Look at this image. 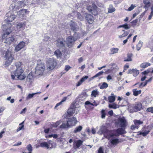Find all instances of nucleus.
<instances>
[{"instance_id":"c756f323","label":"nucleus","mask_w":153,"mask_h":153,"mask_svg":"<svg viewBox=\"0 0 153 153\" xmlns=\"http://www.w3.org/2000/svg\"><path fill=\"white\" fill-rule=\"evenodd\" d=\"M132 55L133 54L132 53H128L127 54V58L124 60V61L129 62L130 61H131V57L132 56Z\"/></svg>"},{"instance_id":"5701e85b","label":"nucleus","mask_w":153,"mask_h":153,"mask_svg":"<svg viewBox=\"0 0 153 153\" xmlns=\"http://www.w3.org/2000/svg\"><path fill=\"white\" fill-rule=\"evenodd\" d=\"M26 25V22H19L18 23L16 26V28L17 29L16 30H18L21 28H22L23 29H25Z\"/></svg>"},{"instance_id":"2f4dec72","label":"nucleus","mask_w":153,"mask_h":153,"mask_svg":"<svg viewBox=\"0 0 153 153\" xmlns=\"http://www.w3.org/2000/svg\"><path fill=\"white\" fill-rule=\"evenodd\" d=\"M75 110L73 108H70L67 111V113L68 114L71 116L74 113Z\"/></svg>"},{"instance_id":"b1692460","label":"nucleus","mask_w":153,"mask_h":153,"mask_svg":"<svg viewBox=\"0 0 153 153\" xmlns=\"http://www.w3.org/2000/svg\"><path fill=\"white\" fill-rule=\"evenodd\" d=\"M152 79V78L151 77L150 79H149L148 80H146L145 81V83H144V85L143 84V82H141L140 84L139 83V82H137V83H135L134 84V85H137L139 84V88H140L142 87H144L146 85L147 83L148 82H150Z\"/></svg>"},{"instance_id":"f8f14e48","label":"nucleus","mask_w":153,"mask_h":153,"mask_svg":"<svg viewBox=\"0 0 153 153\" xmlns=\"http://www.w3.org/2000/svg\"><path fill=\"white\" fill-rule=\"evenodd\" d=\"M34 81V76L33 73L30 72L27 77L26 83L27 86H30L32 85Z\"/></svg>"},{"instance_id":"dca6fc26","label":"nucleus","mask_w":153,"mask_h":153,"mask_svg":"<svg viewBox=\"0 0 153 153\" xmlns=\"http://www.w3.org/2000/svg\"><path fill=\"white\" fill-rule=\"evenodd\" d=\"M65 40L64 39L60 38L56 40V45L57 47L60 48L65 46Z\"/></svg>"},{"instance_id":"393cba45","label":"nucleus","mask_w":153,"mask_h":153,"mask_svg":"<svg viewBox=\"0 0 153 153\" xmlns=\"http://www.w3.org/2000/svg\"><path fill=\"white\" fill-rule=\"evenodd\" d=\"M120 127H123L126 126V121L124 117L120 118L118 119Z\"/></svg>"},{"instance_id":"13d9d810","label":"nucleus","mask_w":153,"mask_h":153,"mask_svg":"<svg viewBox=\"0 0 153 153\" xmlns=\"http://www.w3.org/2000/svg\"><path fill=\"white\" fill-rule=\"evenodd\" d=\"M151 70V69H148L147 70H146V71H143L142 73L144 74V75H146L148 74L149 72H150Z\"/></svg>"},{"instance_id":"3c124183","label":"nucleus","mask_w":153,"mask_h":153,"mask_svg":"<svg viewBox=\"0 0 153 153\" xmlns=\"http://www.w3.org/2000/svg\"><path fill=\"white\" fill-rule=\"evenodd\" d=\"M36 94L33 93L32 94H29L26 97L27 100H28L29 99L32 98L33 96Z\"/></svg>"},{"instance_id":"338daca9","label":"nucleus","mask_w":153,"mask_h":153,"mask_svg":"<svg viewBox=\"0 0 153 153\" xmlns=\"http://www.w3.org/2000/svg\"><path fill=\"white\" fill-rule=\"evenodd\" d=\"M85 104L86 105H93V103L90 102L89 101H86V102H85Z\"/></svg>"},{"instance_id":"72a5a7b5","label":"nucleus","mask_w":153,"mask_h":153,"mask_svg":"<svg viewBox=\"0 0 153 153\" xmlns=\"http://www.w3.org/2000/svg\"><path fill=\"white\" fill-rule=\"evenodd\" d=\"M150 65L151 64L149 62H144L140 65V67L141 68H144L150 66Z\"/></svg>"},{"instance_id":"4be33fe9","label":"nucleus","mask_w":153,"mask_h":153,"mask_svg":"<svg viewBox=\"0 0 153 153\" xmlns=\"http://www.w3.org/2000/svg\"><path fill=\"white\" fill-rule=\"evenodd\" d=\"M100 131L102 133L104 134V136L105 138L107 135H108L111 134L108 133L109 131H107L106 127L104 126H102L101 127Z\"/></svg>"},{"instance_id":"a878e982","label":"nucleus","mask_w":153,"mask_h":153,"mask_svg":"<svg viewBox=\"0 0 153 153\" xmlns=\"http://www.w3.org/2000/svg\"><path fill=\"white\" fill-rule=\"evenodd\" d=\"M128 73L132 74L133 76L136 77L139 74V71L137 69H133L131 70H129Z\"/></svg>"},{"instance_id":"5fc2aeb1","label":"nucleus","mask_w":153,"mask_h":153,"mask_svg":"<svg viewBox=\"0 0 153 153\" xmlns=\"http://www.w3.org/2000/svg\"><path fill=\"white\" fill-rule=\"evenodd\" d=\"M27 149L29 152H31L32 151V147L30 144L27 145Z\"/></svg>"},{"instance_id":"69168bd1","label":"nucleus","mask_w":153,"mask_h":153,"mask_svg":"<svg viewBox=\"0 0 153 153\" xmlns=\"http://www.w3.org/2000/svg\"><path fill=\"white\" fill-rule=\"evenodd\" d=\"M67 99V97H64L61 101V102L62 103L63 102L66 101Z\"/></svg>"},{"instance_id":"6e6d98bb","label":"nucleus","mask_w":153,"mask_h":153,"mask_svg":"<svg viewBox=\"0 0 153 153\" xmlns=\"http://www.w3.org/2000/svg\"><path fill=\"white\" fill-rule=\"evenodd\" d=\"M138 22L137 19H135L134 21H133L131 23H132V25L133 27H134L136 25L137 23Z\"/></svg>"},{"instance_id":"0eeeda50","label":"nucleus","mask_w":153,"mask_h":153,"mask_svg":"<svg viewBox=\"0 0 153 153\" xmlns=\"http://www.w3.org/2000/svg\"><path fill=\"white\" fill-rule=\"evenodd\" d=\"M116 137L114 134L111 133L107 135L106 138L110 140V141L112 145H116L120 142L119 139L116 138Z\"/></svg>"},{"instance_id":"a19ab883","label":"nucleus","mask_w":153,"mask_h":153,"mask_svg":"<svg viewBox=\"0 0 153 153\" xmlns=\"http://www.w3.org/2000/svg\"><path fill=\"white\" fill-rule=\"evenodd\" d=\"M120 27H123L126 29H128L130 28V27L128 26V24H126L122 25H120L118 27V28Z\"/></svg>"},{"instance_id":"412c9836","label":"nucleus","mask_w":153,"mask_h":153,"mask_svg":"<svg viewBox=\"0 0 153 153\" xmlns=\"http://www.w3.org/2000/svg\"><path fill=\"white\" fill-rule=\"evenodd\" d=\"M25 42L23 41L21 42L17 45H16L15 49L16 52L19 51L21 49L23 48L25 46Z\"/></svg>"},{"instance_id":"4d7b16f0","label":"nucleus","mask_w":153,"mask_h":153,"mask_svg":"<svg viewBox=\"0 0 153 153\" xmlns=\"http://www.w3.org/2000/svg\"><path fill=\"white\" fill-rule=\"evenodd\" d=\"M98 153H104L103 148L102 147H100L98 150Z\"/></svg>"},{"instance_id":"a211bd4d","label":"nucleus","mask_w":153,"mask_h":153,"mask_svg":"<svg viewBox=\"0 0 153 153\" xmlns=\"http://www.w3.org/2000/svg\"><path fill=\"white\" fill-rule=\"evenodd\" d=\"M126 133L125 130L123 128H121L114 130V132L113 133L116 136H119L120 134H125Z\"/></svg>"},{"instance_id":"c85d7f7f","label":"nucleus","mask_w":153,"mask_h":153,"mask_svg":"<svg viewBox=\"0 0 153 153\" xmlns=\"http://www.w3.org/2000/svg\"><path fill=\"white\" fill-rule=\"evenodd\" d=\"M82 129V127L81 126H79L76 127L73 131V132L74 133L76 134L78 132H80Z\"/></svg>"},{"instance_id":"bf43d9fd","label":"nucleus","mask_w":153,"mask_h":153,"mask_svg":"<svg viewBox=\"0 0 153 153\" xmlns=\"http://www.w3.org/2000/svg\"><path fill=\"white\" fill-rule=\"evenodd\" d=\"M71 68V67L69 65H66L65 67L64 70L66 72H67L69 71Z\"/></svg>"},{"instance_id":"e2e57ef3","label":"nucleus","mask_w":153,"mask_h":153,"mask_svg":"<svg viewBox=\"0 0 153 153\" xmlns=\"http://www.w3.org/2000/svg\"><path fill=\"white\" fill-rule=\"evenodd\" d=\"M137 127L135 125H133L131 126V129L132 130H134L135 129H138Z\"/></svg>"},{"instance_id":"f704fd0d","label":"nucleus","mask_w":153,"mask_h":153,"mask_svg":"<svg viewBox=\"0 0 153 153\" xmlns=\"http://www.w3.org/2000/svg\"><path fill=\"white\" fill-rule=\"evenodd\" d=\"M108 107L110 108H112L114 109L118 108L119 107V105L115 103L109 104Z\"/></svg>"},{"instance_id":"58836bf2","label":"nucleus","mask_w":153,"mask_h":153,"mask_svg":"<svg viewBox=\"0 0 153 153\" xmlns=\"http://www.w3.org/2000/svg\"><path fill=\"white\" fill-rule=\"evenodd\" d=\"M59 127L60 128L65 129V128H68L70 127L69 126H68V122H67V123L66 124H65V123H62V124L61 125L59 126Z\"/></svg>"},{"instance_id":"774afa93","label":"nucleus","mask_w":153,"mask_h":153,"mask_svg":"<svg viewBox=\"0 0 153 153\" xmlns=\"http://www.w3.org/2000/svg\"><path fill=\"white\" fill-rule=\"evenodd\" d=\"M82 83V82L81 81V80H80L77 83L76 86L77 87L79 86H80Z\"/></svg>"},{"instance_id":"864d4df0","label":"nucleus","mask_w":153,"mask_h":153,"mask_svg":"<svg viewBox=\"0 0 153 153\" xmlns=\"http://www.w3.org/2000/svg\"><path fill=\"white\" fill-rule=\"evenodd\" d=\"M105 111L104 110H102L101 111V118L102 119H104L105 117Z\"/></svg>"},{"instance_id":"f03ea898","label":"nucleus","mask_w":153,"mask_h":153,"mask_svg":"<svg viewBox=\"0 0 153 153\" xmlns=\"http://www.w3.org/2000/svg\"><path fill=\"white\" fill-rule=\"evenodd\" d=\"M13 30V27H10L9 28L7 29L6 33L3 34L2 38L3 39H5L4 43L8 44H10L14 41L16 40L14 36L10 34Z\"/></svg>"},{"instance_id":"39448f33","label":"nucleus","mask_w":153,"mask_h":153,"mask_svg":"<svg viewBox=\"0 0 153 153\" xmlns=\"http://www.w3.org/2000/svg\"><path fill=\"white\" fill-rule=\"evenodd\" d=\"M57 63L55 59L54 58H50L46 61L47 68L48 71H51L56 67Z\"/></svg>"},{"instance_id":"6ab92c4d","label":"nucleus","mask_w":153,"mask_h":153,"mask_svg":"<svg viewBox=\"0 0 153 153\" xmlns=\"http://www.w3.org/2000/svg\"><path fill=\"white\" fill-rule=\"evenodd\" d=\"M85 18L88 24H91L93 22L94 18L92 15L88 13H86Z\"/></svg>"},{"instance_id":"79ce46f5","label":"nucleus","mask_w":153,"mask_h":153,"mask_svg":"<svg viewBox=\"0 0 153 153\" xmlns=\"http://www.w3.org/2000/svg\"><path fill=\"white\" fill-rule=\"evenodd\" d=\"M143 45V42L140 41H139V42L137 45V49L138 51L140 50L141 48L142 47Z\"/></svg>"},{"instance_id":"680f3d73","label":"nucleus","mask_w":153,"mask_h":153,"mask_svg":"<svg viewBox=\"0 0 153 153\" xmlns=\"http://www.w3.org/2000/svg\"><path fill=\"white\" fill-rule=\"evenodd\" d=\"M135 6L133 4H131L130 7H129L128 10L129 11L132 10L135 7Z\"/></svg>"},{"instance_id":"473e14b6","label":"nucleus","mask_w":153,"mask_h":153,"mask_svg":"<svg viewBox=\"0 0 153 153\" xmlns=\"http://www.w3.org/2000/svg\"><path fill=\"white\" fill-rule=\"evenodd\" d=\"M60 121H57L55 123H52L51 124V126L53 127L57 128L61 123Z\"/></svg>"},{"instance_id":"9d476101","label":"nucleus","mask_w":153,"mask_h":153,"mask_svg":"<svg viewBox=\"0 0 153 153\" xmlns=\"http://www.w3.org/2000/svg\"><path fill=\"white\" fill-rule=\"evenodd\" d=\"M16 17V15L12 12H9L6 14L5 21L7 22H12L14 20Z\"/></svg>"},{"instance_id":"ddd939ff","label":"nucleus","mask_w":153,"mask_h":153,"mask_svg":"<svg viewBox=\"0 0 153 153\" xmlns=\"http://www.w3.org/2000/svg\"><path fill=\"white\" fill-rule=\"evenodd\" d=\"M53 142L51 140H49L48 142H42L40 143V146L45 148L47 149L53 147Z\"/></svg>"},{"instance_id":"bb28decb","label":"nucleus","mask_w":153,"mask_h":153,"mask_svg":"<svg viewBox=\"0 0 153 153\" xmlns=\"http://www.w3.org/2000/svg\"><path fill=\"white\" fill-rule=\"evenodd\" d=\"M119 49L118 48H112L110 49V54L111 55L117 53L118 52Z\"/></svg>"},{"instance_id":"aec40b11","label":"nucleus","mask_w":153,"mask_h":153,"mask_svg":"<svg viewBox=\"0 0 153 153\" xmlns=\"http://www.w3.org/2000/svg\"><path fill=\"white\" fill-rule=\"evenodd\" d=\"M83 141L79 140H75L73 143V147L75 149H79L82 144Z\"/></svg>"},{"instance_id":"2eb2a0df","label":"nucleus","mask_w":153,"mask_h":153,"mask_svg":"<svg viewBox=\"0 0 153 153\" xmlns=\"http://www.w3.org/2000/svg\"><path fill=\"white\" fill-rule=\"evenodd\" d=\"M67 122L68 126L70 127L75 126L77 123V120L75 117H73L69 118Z\"/></svg>"},{"instance_id":"052dcab7","label":"nucleus","mask_w":153,"mask_h":153,"mask_svg":"<svg viewBox=\"0 0 153 153\" xmlns=\"http://www.w3.org/2000/svg\"><path fill=\"white\" fill-rule=\"evenodd\" d=\"M88 78V76H85L81 78L80 80H81V81L83 82L85 80V79H87Z\"/></svg>"},{"instance_id":"37998d69","label":"nucleus","mask_w":153,"mask_h":153,"mask_svg":"<svg viewBox=\"0 0 153 153\" xmlns=\"http://www.w3.org/2000/svg\"><path fill=\"white\" fill-rule=\"evenodd\" d=\"M115 11V9L112 6H110L108 8V13H112Z\"/></svg>"},{"instance_id":"8fccbe9b","label":"nucleus","mask_w":153,"mask_h":153,"mask_svg":"<svg viewBox=\"0 0 153 153\" xmlns=\"http://www.w3.org/2000/svg\"><path fill=\"white\" fill-rule=\"evenodd\" d=\"M24 123V122H22L20 124L19 126H21L19 127L17 129V131H18L21 130L24 127V125H23V123Z\"/></svg>"},{"instance_id":"9b49d317","label":"nucleus","mask_w":153,"mask_h":153,"mask_svg":"<svg viewBox=\"0 0 153 153\" xmlns=\"http://www.w3.org/2000/svg\"><path fill=\"white\" fill-rule=\"evenodd\" d=\"M87 97L85 92H84L80 95L76 99V102L78 104H80L85 100Z\"/></svg>"},{"instance_id":"603ef678","label":"nucleus","mask_w":153,"mask_h":153,"mask_svg":"<svg viewBox=\"0 0 153 153\" xmlns=\"http://www.w3.org/2000/svg\"><path fill=\"white\" fill-rule=\"evenodd\" d=\"M146 111L147 112L153 113V107H151L148 108L146 109Z\"/></svg>"},{"instance_id":"cd10ccee","label":"nucleus","mask_w":153,"mask_h":153,"mask_svg":"<svg viewBox=\"0 0 153 153\" xmlns=\"http://www.w3.org/2000/svg\"><path fill=\"white\" fill-rule=\"evenodd\" d=\"M111 96H109L108 97V100L109 102L112 103L114 102L116 98V96H114V94L112 93L111 94Z\"/></svg>"},{"instance_id":"c03bdc74","label":"nucleus","mask_w":153,"mask_h":153,"mask_svg":"<svg viewBox=\"0 0 153 153\" xmlns=\"http://www.w3.org/2000/svg\"><path fill=\"white\" fill-rule=\"evenodd\" d=\"M128 33V32L127 31H125L123 34L119 35L118 36L120 38H121L124 37H125L127 36Z\"/></svg>"},{"instance_id":"4c0bfd02","label":"nucleus","mask_w":153,"mask_h":153,"mask_svg":"<svg viewBox=\"0 0 153 153\" xmlns=\"http://www.w3.org/2000/svg\"><path fill=\"white\" fill-rule=\"evenodd\" d=\"M133 94L135 96H137L139 94H140L141 93V90L137 91V89H135L132 90Z\"/></svg>"},{"instance_id":"4468645a","label":"nucleus","mask_w":153,"mask_h":153,"mask_svg":"<svg viewBox=\"0 0 153 153\" xmlns=\"http://www.w3.org/2000/svg\"><path fill=\"white\" fill-rule=\"evenodd\" d=\"M70 29L75 32L77 31L79 28V27L77 24L72 21H71L69 23Z\"/></svg>"},{"instance_id":"6e6552de","label":"nucleus","mask_w":153,"mask_h":153,"mask_svg":"<svg viewBox=\"0 0 153 153\" xmlns=\"http://www.w3.org/2000/svg\"><path fill=\"white\" fill-rule=\"evenodd\" d=\"M142 105L140 102H137L133 105L132 106H130L128 109L130 112H137L138 111H140L142 108Z\"/></svg>"},{"instance_id":"c9c22d12","label":"nucleus","mask_w":153,"mask_h":153,"mask_svg":"<svg viewBox=\"0 0 153 153\" xmlns=\"http://www.w3.org/2000/svg\"><path fill=\"white\" fill-rule=\"evenodd\" d=\"M54 55L57 58L60 57L62 55L61 52L59 50H56L54 52Z\"/></svg>"},{"instance_id":"a18cd8bd","label":"nucleus","mask_w":153,"mask_h":153,"mask_svg":"<svg viewBox=\"0 0 153 153\" xmlns=\"http://www.w3.org/2000/svg\"><path fill=\"white\" fill-rule=\"evenodd\" d=\"M150 131H146L143 132H140L139 134L140 135L142 134L143 137H145L147 135V134H149Z\"/></svg>"},{"instance_id":"0e129e2a","label":"nucleus","mask_w":153,"mask_h":153,"mask_svg":"<svg viewBox=\"0 0 153 153\" xmlns=\"http://www.w3.org/2000/svg\"><path fill=\"white\" fill-rule=\"evenodd\" d=\"M62 103L61 102V101L57 103L55 106V108L56 109L57 107L58 106H59L60 105H62Z\"/></svg>"},{"instance_id":"f3484780","label":"nucleus","mask_w":153,"mask_h":153,"mask_svg":"<svg viewBox=\"0 0 153 153\" xmlns=\"http://www.w3.org/2000/svg\"><path fill=\"white\" fill-rule=\"evenodd\" d=\"M29 13V12L27 11V9H23L17 12V14L20 17L24 19L25 17L26 14V13Z\"/></svg>"},{"instance_id":"7c9ffc66","label":"nucleus","mask_w":153,"mask_h":153,"mask_svg":"<svg viewBox=\"0 0 153 153\" xmlns=\"http://www.w3.org/2000/svg\"><path fill=\"white\" fill-rule=\"evenodd\" d=\"M99 92L98 91L97 89H95L93 90L91 94V96L92 97H96L97 95H98Z\"/></svg>"},{"instance_id":"49530a36","label":"nucleus","mask_w":153,"mask_h":153,"mask_svg":"<svg viewBox=\"0 0 153 153\" xmlns=\"http://www.w3.org/2000/svg\"><path fill=\"white\" fill-rule=\"evenodd\" d=\"M103 73V72L102 71H101L99 73H98L97 74H96L95 76H94L93 77H92V78L93 79L94 78L98 77L99 76H100L102 75Z\"/></svg>"},{"instance_id":"1a4fd4ad","label":"nucleus","mask_w":153,"mask_h":153,"mask_svg":"<svg viewBox=\"0 0 153 153\" xmlns=\"http://www.w3.org/2000/svg\"><path fill=\"white\" fill-rule=\"evenodd\" d=\"M86 9L94 16L97 15L98 11H99V9L94 4H92L91 5L87 6Z\"/></svg>"},{"instance_id":"ea45409f","label":"nucleus","mask_w":153,"mask_h":153,"mask_svg":"<svg viewBox=\"0 0 153 153\" xmlns=\"http://www.w3.org/2000/svg\"><path fill=\"white\" fill-rule=\"evenodd\" d=\"M108 86V84L105 82H103L102 83L100 86V88L101 89L106 88Z\"/></svg>"},{"instance_id":"7ed1b4c3","label":"nucleus","mask_w":153,"mask_h":153,"mask_svg":"<svg viewBox=\"0 0 153 153\" xmlns=\"http://www.w3.org/2000/svg\"><path fill=\"white\" fill-rule=\"evenodd\" d=\"M79 33L75 32L73 36H68L66 39V43L67 46L69 48L72 47L74 45L75 42L79 38Z\"/></svg>"},{"instance_id":"09e8293b","label":"nucleus","mask_w":153,"mask_h":153,"mask_svg":"<svg viewBox=\"0 0 153 153\" xmlns=\"http://www.w3.org/2000/svg\"><path fill=\"white\" fill-rule=\"evenodd\" d=\"M51 137H53L54 138H56L58 137V135L56 134H52L49 135L48 136L47 138H51Z\"/></svg>"},{"instance_id":"f257e3e1","label":"nucleus","mask_w":153,"mask_h":153,"mask_svg":"<svg viewBox=\"0 0 153 153\" xmlns=\"http://www.w3.org/2000/svg\"><path fill=\"white\" fill-rule=\"evenodd\" d=\"M22 64L20 62H18L16 63L15 65H11L10 69L11 77L14 80L16 79L15 77L19 80L24 79L26 76L23 74L24 70L21 67Z\"/></svg>"},{"instance_id":"e433bc0d","label":"nucleus","mask_w":153,"mask_h":153,"mask_svg":"<svg viewBox=\"0 0 153 153\" xmlns=\"http://www.w3.org/2000/svg\"><path fill=\"white\" fill-rule=\"evenodd\" d=\"M134 124L138 128L139 125L142 124L143 123V122L140 120H134Z\"/></svg>"},{"instance_id":"20e7f679","label":"nucleus","mask_w":153,"mask_h":153,"mask_svg":"<svg viewBox=\"0 0 153 153\" xmlns=\"http://www.w3.org/2000/svg\"><path fill=\"white\" fill-rule=\"evenodd\" d=\"M45 69L44 63L41 61L38 62L35 68V76H42L43 74Z\"/></svg>"},{"instance_id":"423d86ee","label":"nucleus","mask_w":153,"mask_h":153,"mask_svg":"<svg viewBox=\"0 0 153 153\" xmlns=\"http://www.w3.org/2000/svg\"><path fill=\"white\" fill-rule=\"evenodd\" d=\"M4 58L5 60V65L7 66L10 65L14 59L11 51L8 50L5 52Z\"/></svg>"},{"instance_id":"de8ad7c7","label":"nucleus","mask_w":153,"mask_h":153,"mask_svg":"<svg viewBox=\"0 0 153 153\" xmlns=\"http://www.w3.org/2000/svg\"><path fill=\"white\" fill-rule=\"evenodd\" d=\"M77 18L79 19L81 21H82L83 20L84 17L81 15L78 12L77 13Z\"/></svg>"}]
</instances>
